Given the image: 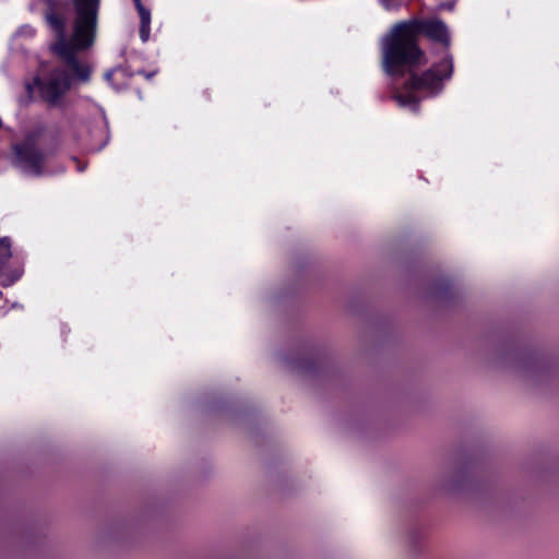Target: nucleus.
Instances as JSON below:
<instances>
[{
  "label": "nucleus",
  "instance_id": "0eeeda50",
  "mask_svg": "<svg viewBox=\"0 0 559 559\" xmlns=\"http://www.w3.org/2000/svg\"><path fill=\"white\" fill-rule=\"evenodd\" d=\"M381 3L384 5L385 9L390 10L392 5V0H380Z\"/></svg>",
  "mask_w": 559,
  "mask_h": 559
},
{
  "label": "nucleus",
  "instance_id": "20e7f679",
  "mask_svg": "<svg viewBox=\"0 0 559 559\" xmlns=\"http://www.w3.org/2000/svg\"><path fill=\"white\" fill-rule=\"evenodd\" d=\"M17 166L26 174L39 175L44 164V155L32 144L24 143L15 146Z\"/></svg>",
  "mask_w": 559,
  "mask_h": 559
},
{
  "label": "nucleus",
  "instance_id": "423d86ee",
  "mask_svg": "<svg viewBox=\"0 0 559 559\" xmlns=\"http://www.w3.org/2000/svg\"><path fill=\"white\" fill-rule=\"evenodd\" d=\"M138 12L140 15L141 24H140V37L142 41H147L150 38V24H151V13L147 9L143 7L142 3L138 5Z\"/></svg>",
  "mask_w": 559,
  "mask_h": 559
},
{
  "label": "nucleus",
  "instance_id": "39448f33",
  "mask_svg": "<svg viewBox=\"0 0 559 559\" xmlns=\"http://www.w3.org/2000/svg\"><path fill=\"white\" fill-rule=\"evenodd\" d=\"M11 258V243L7 238L0 240V284L8 286L11 285L14 281H16L22 271L20 269H15L13 271H8L5 269V263Z\"/></svg>",
  "mask_w": 559,
  "mask_h": 559
},
{
  "label": "nucleus",
  "instance_id": "1a4fd4ad",
  "mask_svg": "<svg viewBox=\"0 0 559 559\" xmlns=\"http://www.w3.org/2000/svg\"><path fill=\"white\" fill-rule=\"evenodd\" d=\"M134 2H135V7H136V8H138L139 3H141V1H140V0H134Z\"/></svg>",
  "mask_w": 559,
  "mask_h": 559
},
{
  "label": "nucleus",
  "instance_id": "6e6552de",
  "mask_svg": "<svg viewBox=\"0 0 559 559\" xmlns=\"http://www.w3.org/2000/svg\"><path fill=\"white\" fill-rule=\"evenodd\" d=\"M134 2H135V7H136V8H138L139 3H141V1H140V0H134Z\"/></svg>",
  "mask_w": 559,
  "mask_h": 559
},
{
  "label": "nucleus",
  "instance_id": "7ed1b4c3",
  "mask_svg": "<svg viewBox=\"0 0 559 559\" xmlns=\"http://www.w3.org/2000/svg\"><path fill=\"white\" fill-rule=\"evenodd\" d=\"M71 82L68 74L60 69L53 70L50 75L40 82L41 98L51 106L60 104L61 97L70 90Z\"/></svg>",
  "mask_w": 559,
  "mask_h": 559
},
{
  "label": "nucleus",
  "instance_id": "f03ea898",
  "mask_svg": "<svg viewBox=\"0 0 559 559\" xmlns=\"http://www.w3.org/2000/svg\"><path fill=\"white\" fill-rule=\"evenodd\" d=\"M72 1L75 16L69 38L67 37L66 20L62 16L50 11L46 13V21L58 38L52 46L55 53L68 62L82 82H87L91 68L87 64H81L73 56L78 50L90 48L95 41L100 0Z\"/></svg>",
  "mask_w": 559,
  "mask_h": 559
},
{
  "label": "nucleus",
  "instance_id": "f257e3e1",
  "mask_svg": "<svg viewBox=\"0 0 559 559\" xmlns=\"http://www.w3.org/2000/svg\"><path fill=\"white\" fill-rule=\"evenodd\" d=\"M447 25L438 19L396 24L382 43V66L390 75H405L394 99L401 107L416 109L421 97L433 96L453 73Z\"/></svg>",
  "mask_w": 559,
  "mask_h": 559
}]
</instances>
